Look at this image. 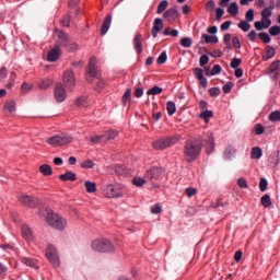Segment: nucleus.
<instances>
[{"mask_svg": "<svg viewBox=\"0 0 280 280\" xmlns=\"http://www.w3.org/2000/svg\"><path fill=\"white\" fill-rule=\"evenodd\" d=\"M202 152V144L196 139H188L184 143V159L187 163H194Z\"/></svg>", "mask_w": 280, "mask_h": 280, "instance_id": "obj_1", "label": "nucleus"}, {"mask_svg": "<svg viewBox=\"0 0 280 280\" xmlns=\"http://www.w3.org/2000/svg\"><path fill=\"white\" fill-rule=\"evenodd\" d=\"M90 141L92 143H104V135H95V136H91Z\"/></svg>", "mask_w": 280, "mask_h": 280, "instance_id": "obj_46", "label": "nucleus"}, {"mask_svg": "<svg viewBox=\"0 0 280 280\" xmlns=\"http://www.w3.org/2000/svg\"><path fill=\"white\" fill-rule=\"evenodd\" d=\"M131 95H132V90L130 88H128L125 91V93L122 95V100H121L124 106H126L128 104V102H130L132 100Z\"/></svg>", "mask_w": 280, "mask_h": 280, "instance_id": "obj_35", "label": "nucleus"}, {"mask_svg": "<svg viewBox=\"0 0 280 280\" xmlns=\"http://www.w3.org/2000/svg\"><path fill=\"white\" fill-rule=\"evenodd\" d=\"M89 102V98L86 96H80L77 98L75 104L77 106H86V103Z\"/></svg>", "mask_w": 280, "mask_h": 280, "instance_id": "obj_58", "label": "nucleus"}, {"mask_svg": "<svg viewBox=\"0 0 280 280\" xmlns=\"http://www.w3.org/2000/svg\"><path fill=\"white\" fill-rule=\"evenodd\" d=\"M177 141L178 136L160 138L152 143V148H154V150H165L172 148V145H176Z\"/></svg>", "mask_w": 280, "mask_h": 280, "instance_id": "obj_5", "label": "nucleus"}, {"mask_svg": "<svg viewBox=\"0 0 280 280\" xmlns=\"http://www.w3.org/2000/svg\"><path fill=\"white\" fill-rule=\"evenodd\" d=\"M46 222L49 224V226H52V229H56L57 231H65V229H67V219L54 212L47 213Z\"/></svg>", "mask_w": 280, "mask_h": 280, "instance_id": "obj_2", "label": "nucleus"}, {"mask_svg": "<svg viewBox=\"0 0 280 280\" xmlns=\"http://www.w3.org/2000/svg\"><path fill=\"white\" fill-rule=\"evenodd\" d=\"M269 121H280V110H275L269 115Z\"/></svg>", "mask_w": 280, "mask_h": 280, "instance_id": "obj_48", "label": "nucleus"}, {"mask_svg": "<svg viewBox=\"0 0 280 280\" xmlns=\"http://www.w3.org/2000/svg\"><path fill=\"white\" fill-rule=\"evenodd\" d=\"M219 73H222V66L220 65H214L213 68L211 69V71L206 72V75L211 77V75H219Z\"/></svg>", "mask_w": 280, "mask_h": 280, "instance_id": "obj_34", "label": "nucleus"}, {"mask_svg": "<svg viewBox=\"0 0 280 280\" xmlns=\"http://www.w3.org/2000/svg\"><path fill=\"white\" fill-rule=\"evenodd\" d=\"M161 211H163V209L161 208V205L156 203L151 208V213H153L154 215H159V213H161Z\"/></svg>", "mask_w": 280, "mask_h": 280, "instance_id": "obj_64", "label": "nucleus"}, {"mask_svg": "<svg viewBox=\"0 0 280 280\" xmlns=\"http://www.w3.org/2000/svg\"><path fill=\"white\" fill-rule=\"evenodd\" d=\"M162 176H163V168L159 166H152L147 171L144 178L147 180H160Z\"/></svg>", "mask_w": 280, "mask_h": 280, "instance_id": "obj_8", "label": "nucleus"}, {"mask_svg": "<svg viewBox=\"0 0 280 280\" xmlns=\"http://www.w3.org/2000/svg\"><path fill=\"white\" fill-rule=\"evenodd\" d=\"M238 27L240 30H242V32H248L250 30V23H248V21H241L238 23Z\"/></svg>", "mask_w": 280, "mask_h": 280, "instance_id": "obj_45", "label": "nucleus"}, {"mask_svg": "<svg viewBox=\"0 0 280 280\" xmlns=\"http://www.w3.org/2000/svg\"><path fill=\"white\" fill-rule=\"evenodd\" d=\"M262 155H264V152L261 151V148L259 147L252 148L250 159L259 160V158Z\"/></svg>", "mask_w": 280, "mask_h": 280, "instance_id": "obj_32", "label": "nucleus"}, {"mask_svg": "<svg viewBox=\"0 0 280 280\" xmlns=\"http://www.w3.org/2000/svg\"><path fill=\"white\" fill-rule=\"evenodd\" d=\"M266 57H262L264 60H270V58H275V56H277V50L275 49V47L267 45L266 48Z\"/></svg>", "mask_w": 280, "mask_h": 280, "instance_id": "obj_27", "label": "nucleus"}, {"mask_svg": "<svg viewBox=\"0 0 280 280\" xmlns=\"http://www.w3.org/2000/svg\"><path fill=\"white\" fill-rule=\"evenodd\" d=\"M163 30V20L161 18H156L153 22V27L151 30V34L153 38H156L159 36V32Z\"/></svg>", "mask_w": 280, "mask_h": 280, "instance_id": "obj_18", "label": "nucleus"}, {"mask_svg": "<svg viewBox=\"0 0 280 280\" xmlns=\"http://www.w3.org/2000/svg\"><path fill=\"white\" fill-rule=\"evenodd\" d=\"M178 14V9H176V7L171 8L164 12L163 19H166L167 21H176Z\"/></svg>", "mask_w": 280, "mask_h": 280, "instance_id": "obj_21", "label": "nucleus"}, {"mask_svg": "<svg viewBox=\"0 0 280 280\" xmlns=\"http://www.w3.org/2000/svg\"><path fill=\"white\" fill-rule=\"evenodd\" d=\"M20 202L24 205V207H30L31 209H34V207H38L40 205V200L33 196L22 195L20 197Z\"/></svg>", "mask_w": 280, "mask_h": 280, "instance_id": "obj_9", "label": "nucleus"}, {"mask_svg": "<svg viewBox=\"0 0 280 280\" xmlns=\"http://www.w3.org/2000/svg\"><path fill=\"white\" fill-rule=\"evenodd\" d=\"M259 189L260 191H266V189H268V179L261 177L260 182H259Z\"/></svg>", "mask_w": 280, "mask_h": 280, "instance_id": "obj_53", "label": "nucleus"}, {"mask_svg": "<svg viewBox=\"0 0 280 280\" xmlns=\"http://www.w3.org/2000/svg\"><path fill=\"white\" fill-rule=\"evenodd\" d=\"M258 38H260V40H262L265 45H268V43H270L271 40L270 35L268 33H259Z\"/></svg>", "mask_w": 280, "mask_h": 280, "instance_id": "obj_49", "label": "nucleus"}, {"mask_svg": "<svg viewBox=\"0 0 280 280\" xmlns=\"http://www.w3.org/2000/svg\"><path fill=\"white\" fill-rule=\"evenodd\" d=\"M185 194L187 198H191L192 196H196L198 194V189L188 187L185 189Z\"/></svg>", "mask_w": 280, "mask_h": 280, "instance_id": "obj_59", "label": "nucleus"}, {"mask_svg": "<svg viewBox=\"0 0 280 280\" xmlns=\"http://www.w3.org/2000/svg\"><path fill=\"white\" fill-rule=\"evenodd\" d=\"M22 235L26 242H34V232L27 224L22 225Z\"/></svg>", "mask_w": 280, "mask_h": 280, "instance_id": "obj_17", "label": "nucleus"}, {"mask_svg": "<svg viewBox=\"0 0 280 280\" xmlns=\"http://www.w3.org/2000/svg\"><path fill=\"white\" fill-rule=\"evenodd\" d=\"M269 34H270V36H279V34H280V26L279 25L271 26L269 28Z\"/></svg>", "mask_w": 280, "mask_h": 280, "instance_id": "obj_56", "label": "nucleus"}, {"mask_svg": "<svg viewBox=\"0 0 280 280\" xmlns=\"http://www.w3.org/2000/svg\"><path fill=\"white\" fill-rule=\"evenodd\" d=\"M254 135H264L266 132V128L261 124H256L253 129Z\"/></svg>", "mask_w": 280, "mask_h": 280, "instance_id": "obj_41", "label": "nucleus"}, {"mask_svg": "<svg viewBox=\"0 0 280 280\" xmlns=\"http://www.w3.org/2000/svg\"><path fill=\"white\" fill-rule=\"evenodd\" d=\"M62 82L68 91H73L75 89V73H73L72 69H68L63 72Z\"/></svg>", "mask_w": 280, "mask_h": 280, "instance_id": "obj_6", "label": "nucleus"}, {"mask_svg": "<svg viewBox=\"0 0 280 280\" xmlns=\"http://www.w3.org/2000/svg\"><path fill=\"white\" fill-rule=\"evenodd\" d=\"M240 65H242V59L234 58V59H232L230 67H231V69H240Z\"/></svg>", "mask_w": 280, "mask_h": 280, "instance_id": "obj_55", "label": "nucleus"}, {"mask_svg": "<svg viewBox=\"0 0 280 280\" xmlns=\"http://www.w3.org/2000/svg\"><path fill=\"white\" fill-rule=\"evenodd\" d=\"M201 119H211L213 117V112L212 110H205L203 113L200 114Z\"/></svg>", "mask_w": 280, "mask_h": 280, "instance_id": "obj_63", "label": "nucleus"}, {"mask_svg": "<svg viewBox=\"0 0 280 280\" xmlns=\"http://www.w3.org/2000/svg\"><path fill=\"white\" fill-rule=\"evenodd\" d=\"M194 75L198 80L200 86H202L203 89H207V86H209V82L207 81V78H205V72L201 68H195Z\"/></svg>", "mask_w": 280, "mask_h": 280, "instance_id": "obj_13", "label": "nucleus"}, {"mask_svg": "<svg viewBox=\"0 0 280 280\" xmlns=\"http://www.w3.org/2000/svg\"><path fill=\"white\" fill-rule=\"evenodd\" d=\"M133 47L138 54V56H141L143 51V35L141 33H138L133 37Z\"/></svg>", "mask_w": 280, "mask_h": 280, "instance_id": "obj_15", "label": "nucleus"}, {"mask_svg": "<svg viewBox=\"0 0 280 280\" xmlns=\"http://www.w3.org/2000/svg\"><path fill=\"white\" fill-rule=\"evenodd\" d=\"M46 143L52 148H61L62 145H69V143H73V137L67 133L56 135L48 138Z\"/></svg>", "mask_w": 280, "mask_h": 280, "instance_id": "obj_4", "label": "nucleus"}, {"mask_svg": "<svg viewBox=\"0 0 280 280\" xmlns=\"http://www.w3.org/2000/svg\"><path fill=\"white\" fill-rule=\"evenodd\" d=\"M166 110L170 116L174 115V113H176V103H174V101H168L166 103Z\"/></svg>", "mask_w": 280, "mask_h": 280, "instance_id": "obj_38", "label": "nucleus"}, {"mask_svg": "<svg viewBox=\"0 0 280 280\" xmlns=\"http://www.w3.org/2000/svg\"><path fill=\"white\" fill-rule=\"evenodd\" d=\"M148 183V179L145 178H141V177H135L132 179V184L136 186V187H143V185H145Z\"/></svg>", "mask_w": 280, "mask_h": 280, "instance_id": "obj_42", "label": "nucleus"}, {"mask_svg": "<svg viewBox=\"0 0 280 280\" xmlns=\"http://www.w3.org/2000/svg\"><path fill=\"white\" fill-rule=\"evenodd\" d=\"M91 246L96 253H115L116 250L115 245L106 238L95 240L92 242Z\"/></svg>", "mask_w": 280, "mask_h": 280, "instance_id": "obj_3", "label": "nucleus"}, {"mask_svg": "<svg viewBox=\"0 0 280 280\" xmlns=\"http://www.w3.org/2000/svg\"><path fill=\"white\" fill-rule=\"evenodd\" d=\"M156 62L158 65H165V62H167V52L166 51L161 52Z\"/></svg>", "mask_w": 280, "mask_h": 280, "instance_id": "obj_52", "label": "nucleus"}, {"mask_svg": "<svg viewBox=\"0 0 280 280\" xmlns=\"http://www.w3.org/2000/svg\"><path fill=\"white\" fill-rule=\"evenodd\" d=\"M24 264L30 268H38V261L34 258H25Z\"/></svg>", "mask_w": 280, "mask_h": 280, "instance_id": "obj_43", "label": "nucleus"}, {"mask_svg": "<svg viewBox=\"0 0 280 280\" xmlns=\"http://www.w3.org/2000/svg\"><path fill=\"white\" fill-rule=\"evenodd\" d=\"M39 172H40V174H43V176H51V174H54V170L51 168V165H49V164L40 165Z\"/></svg>", "mask_w": 280, "mask_h": 280, "instance_id": "obj_28", "label": "nucleus"}, {"mask_svg": "<svg viewBox=\"0 0 280 280\" xmlns=\"http://www.w3.org/2000/svg\"><path fill=\"white\" fill-rule=\"evenodd\" d=\"M206 65H209V56L208 55H202L199 59V66L200 67H206Z\"/></svg>", "mask_w": 280, "mask_h": 280, "instance_id": "obj_61", "label": "nucleus"}, {"mask_svg": "<svg viewBox=\"0 0 280 280\" xmlns=\"http://www.w3.org/2000/svg\"><path fill=\"white\" fill-rule=\"evenodd\" d=\"M260 14L261 19H270V16H272V12L270 11L269 8H265Z\"/></svg>", "mask_w": 280, "mask_h": 280, "instance_id": "obj_62", "label": "nucleus"}, {"mask_svg": "<svg viewBox=\"0 0 280 280\" xmlns=\"http://www.w3.org/2000/svg\"><path fill=\"white\" fill-rule=\"evenodd\" d=\"M117 137H119V132L115 129H109L103 133V143H108V141H113Z\"/></svg>", "mask_w": 280, "mask_h": 280, "instance_id": "obj_20", "label": "nucleus"}, {"mask_svg": "<svg viewBox=\"0 0 280 280\" xmlns=\"http://www.w3.org/2000/svg\"><path fill=\"white\" fill-rule=\"evenodd\" d=\"M228 12L232 16H237V13L240 12V7L237 5V2H232L228 8Z\"/></svg>", "mask_w": 280, "mask_h": 280, "instance_id": "obj_33", "label": "nucleus"}, {"mask_svg": "<svg viewBox=\"0 0 280 280\" xmlns=\"http://www.w3.org/2000/svg\"><path fill=\"white\" fill-rule=\"evenodd\" d=\"M260 205L265 207V209H270L272 207V199H270V195L266 194L260 198Z\"/></svg>", "mask_w": 280, "mask_h": 280, "instance_id": "obj_30", "label": "nucleus"}, {"mask_svg": "<svg viewBox=\"0 0 280 280\" xmlns=\"http://www.w3.org/2000/svg\"><path fill=\"white\" fill-rule=\"evenodd\" d=\"M54 95H55L56 102H58L59 104H61V102H65V100H67V90H65V86L62 85V83L56 84L54 90Z\"/></svg>", "mask_w": 280, "mask_h": 280, "instance_id": "obj_10", "label": "nucleus"}, {"mask_svg": "<svg viewBox=\"0 0 280 280\" xmlns=\"http://www.w3.org/2000/svg\"><path fill=\"white\" fill-rule=\"evenodd\" d=\"M70 44H71V39L69 38V34H67L65 31H59L56 45L60 48V47H69Z\"/></svg>", "mask_w": 280, "mask_h": 280, "instance_id": "obj_12", "label": "nucleus"}, {"mask_svg": "<svg viewBox=\"0 0 280 280\" xmlns=\"http://www.w3.org/2000/svg\"><path fill=\"white\" fill-rule=\"evenodd\" d=\"M85 189L88 194H95L97 191V184L91 180L85 182Z\"/></svg>", "mask_w": 280, "mask_h": 280, "instance_id": "obj_31", "label": "nucleus"}, {"mask_svg": "<svg viewBox=\"0 0 280 280\" xmlns=\"http://www.w3.org/2000/svg\"><path fill=\"white\" fill-rule=\"evenodd\" d=\"M236 153H237V149H235V147L230 144L225 148L223 152V159L225 161H231V159H233V156H235Z\"/></svg>", "mask_w": 280, "mask_h": 280, "instance_id": "obj_22", "label": "nucleus"}, {"mask_svg": "<svg viewBox=\"0 0 280 280\" xmlns=\"http://www.w3.org/2000/svg\"><path fill=\"white\" fill-rule=\"evenodd\" d=\"M97 58L91 57L89 62V73L92 78H97L98 71H97Z\"/></svg>", "mask_w": 280, "mask_h": 280, "instance_id": "obj_19", "label": "nucleus"}, {"mask_svg": "<svg viewBox=\"0 0 280 280\" xmlns=\"http://www.w3.org/2000/svg\"><path fill=\"white\" fill-rule=\"evenodd\" d=\"M268 163L270 165H273V167H277V165H279L280 163L279 151L271 152L268 159Z\"/></svg>", "mask_w": 280, "mask_h": 280, "instance_id": "obj_26", "label": "nucleus"}, {"mask_svg": "<svg viewBox=\"0 0 280 280\" xmlns=\"http://www.w3.org/2000/svg\"><path fill=\"white\" fill-rule=\"evenodd\" d=\"M104 194L106 198H121V190L117 189L114 185H108Z\"/></svg>", "mask_w": 280, "mask_h": 280, "instance_id": "obj_14", "label": "nucleus"}, {"mask_svg": "<svg viewBox=\"0 0 280 280\" xmlns=\"http://www.w3.org/2000/svg\"><path fill=\"white\" fill-rule=\"evenodd\" d=\"M4 110H8V113H16V103L14 101H8L4 105Z\"/></svg>", "mask_w": 280, "mask_h": 280, "instance_id": "obj_36", "label": "nucleus"}, {"mask_svg": "<svg viewBox=\"0 0 280 280\" xmlns=\"http://www.w3.org/2000/svg\"><path fill=\"white\" fill-rule=\"evenodd\" d=\"M110 23H113V15L108 14L104 22L103 25L101 27V35L102 36H106V33L108 32V30H110Z\"/></svg>", "mask_w": 280, "mask_h": 280, "instance_id": "obj_23", "label": "nucleus"}, {"mask_svg": "<svg viewBox=\"0 0 280 280\" xmlns=\"http://www.w3.org/2000/svg\"><path fill=\"white\" fill-rule=\"evenodd\" d=\"M59 178L63 182L67 183V180H70L71 183H75L78 180V175L71 171L66 172L65 174H61Z\"/></svg>", "mask_w": 280, "mask_h": 280, "instance_id": "obj_24", "label": "nucleus"}, {"mask_svg": "<svg viewBox=\"0 0 280 280\" xmlns=\"http://www.w3.org/2000/svg\"><path fill=\"white\" fill-rule=\"evenodd\" d=\"M182 47H185V49H189L191 45H194V40L190 37H183L180 39Z\"/></svg>", "mask_w": 280, "mask_h": 280, "instance_id": "obj_39", "label": "nucleus"}, {"mask_svg": "<svg viewBox=\"0 0 280 280\" xmlns=\"http://www.w3.org/2000/svg\"><path fill=\"white\" fill-rule=\"evenodd\" d=\"M33 86H34V85H32V84H30V83H27V82H24V83L22 84V86H21V93H22L23 95L30 93V92L32 91Z\"/></svg>", "mask_w": 280, "mask_h": 280, "instance_id": "obj_44", "label": "nucleus"}, {"mask_svg": "<svg viewBox=\"0 0 280 280\" xmlns=\"http://www.w3.org/2000/svg\"><path fill=\"white\" fill-rule=\"evenodd\" d=\"M279 65H280V60L272 61L268 67V74L275 75L277 78V75H279Z\"/></svg>", "mask_w": 280, "mask_h": 280, "instance_id": "obj_25", "label": "nucleus"}, {"mask_svg": "<svg viewBox=\"0 0 280 280\" xmlns=\"http://www.w3.org/2000/svg\"><path fill=\"white\" fill-rule=\"evenodd\" d=\"M167 5H170V2L167 0H163L160 2L156 9V14H163L167 10Z\"/></svg>", "mask_w": 280, "mask_h": 280, "instance_id": "obj_37", "label": "nucleus"}, {"mask_svg": "<svg viewBox=\"0 0 280 280\" xmlns=\"http://www.w3.org/2000/svg\"><path fill=\"white\" fill-rule=\"evenodd\" d=\"M206 143V152L207 154H212L213 150H215V139L213 138V133H208V138L203 139Z\"/></svg>", "mask_w": 280, "mask_h": 280, "instance_id": "obj_16", "label": "nucleus"}, {"mask_svg": "<svg viewBox=\"0 0 280 280\" xmlns=\"http://www.w3.org/2000/svg\"><path fill=\"white\" fill-rule=\"evenodd\" d=\"M81 167L83 170H93V167H95V163H93L92 160H86L81 164Z\"/></svg>", "mask_w": 280, "mask_h": 280, "instance_id": "obj_47", "label": "nucleus"}, {"mask_svg": "<svg viewBox=\"0 0 280 280\" xmlns=\"http://www.w3.org/2000/svg\"><path fill=\"white\" fill-rule=\"evenodd\" d=\"M46 257L55 267L60 266V257L54 245H48L46 248Z\"/></svg>", "mask_w": 280, "mask_h": 280, "instance_id": "obj_7", "label": "nucleus"}, {"mask_svg": "<svg viewBox=\"0 0 280 280\" xmlns=\"http://www.w3.org/2000/svg\"><path fill=\"white\" fill-rule=\"evenodd\" d=\"M245 19L248 23H252V21H255V10L249 9L246 14H245Z\"/></svg>", "mask_w": 280, "mask_h": 280, "instance_id": "obj_50", "label": "nucleus"}, {"mask_svg": "<svg viewBox=\"0 0 280 280\" xmlns=\"http://www.w3.org/2000/svg\"><path fill=\"white\" fill-rule=\"evenodd\" d=\"M201 43L205 44H209V43H213V44H217L219 43V39H218V36L215 35H207V34H203L201 36Z\"/></svg>", "mask_w": 280, "mask_h": 280, "instance_id": "obj_29", "label": "nucleus"}, {"mask_svg": "<svg viewBox=\"0 0 280 280\" xmlns=\"http://www.w3.org/2000/svg\"><path fill=\"white\" fill-rule=\"evenodd\" d=\"M50 85H51V80L45 79V80L40 81L39 89L46 90V89H49Z\"/></svg>", "mask_w": 280, "mask_h": 280, "instance_id": "obj_57", "label": "nucleus"}, {"mask_svg": "<svg viewBox=\"0 0 280 280\" xmlns=\"http://www.w3.org/2000/svg\"><path fill=\"white\" fill-rule=\"evenodd\" d=\"M161 93H163V88L155 85L148 90L147 95H161Z\"/></svg>", "mask_w": 280, "mask_h": 280, "instance_id": "obj_40", "label": "nucleus"}, {"mask_svg": "<svg viewBox=\"0 0 280 280\" xmlns=\"http://www.w3.org/2000/svg\"><path fill=\"white\" fill-rule=\"evenodd\" d=\"M133 95L135 97H143V86L141 83L135 89Z\"/></svg>", "mask_w": 280, "mask_h": 280, "instance_id": "obj_54", "label": "nucleus"}, {"mask_svg": "<svg viewBox=\"0 0 280 280\" xmlns=\"http://www.w3.org/2000/svg\"><path fill=\"white\" fill-rule=\"evenodd\" d=\"M221 93H222V90H220V88H210L209 89L210 97H218Z\"/></svg>", "mask_w": 280, "mask_h": 280, "instance_id": "obj_51", "label": "nucleus"}, {"mask_svg": "<svg viewBox=\"0 0 280 280\" xmlns=\"http://www.w3.org/2000/svg\"><path fill=\"white\" fill-rule=\"evenodd\" d=\"M60 56H62V50L60 49V46L55 45L47 54L46 60L48 62H56L60 60Z\"/></svg>", "mask_w": 280, "mask_h": 280, "instance_id": "obj_11", "label": "nucleus"}, {"mask_svg": "<svg viewBox=\"0 0 280 280\" xmlns=\"http://www.w3.org/2000/svg\"><path fill=\"white\" fill-rule=\"evenodd\" d=\"M233 86H235V83L233 82H228L225 85H223L222 91L223 93H231V91L233 90Z\"/></svg>", "mask_w": 280, "mask_h": 280, "instance_id": "obj_60", "label": "nucleus"}]
</instances>
